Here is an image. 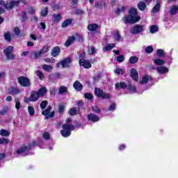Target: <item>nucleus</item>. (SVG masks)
I'll return each mask as SVG.
<instances>
[{"mask_svg": "<svg viewBox=\"0 0 178 178\" xmlns=\"http://www.w3.org/2000/svg\"><path fill=\"white\" fill-rule=\"evenodd\" d=\"M140 20H141V17L137 13V9L136 8H131L129 15H125L122 18V22L125 23V24H134V23H137L140 22Z\"/></svg>", "mask_w": 178, "mask_h": 178, "instance_id": "1", "label": "nucleus"}, {"mask_svg": "<svg viewBox=\"0 0 178 178\" xmlns=\"http://www.w3.org/2000/svg\"><path fill=\"white\" fill-rule=\"evenodd\" d=\"M70 123H72V119L67 118L66 123L63 124V130L60 131V134L63 137H69L72 134L71 131L74 130V125Z\"/></svg>", "mask_w": 178, "mask_h": 178, "instance_id": "2", "label": "nucleus"}, {"mask_svg": "<svg viewBox=\"0 0 178 178\" xmlns=\"http://www.w3.org/2000/svg\"><path fill=\"white\" fill-rule=\"evenodd\" d=\"M70 65H72V58H67L58 62L56 64V67L59 68L61 66L62 69H65V67H69V66H70Z\"/></svg>", "mask_w": 178, "mask_h": 178, "instance_id": "3", "label": "nucleus"}, {"mask_svg": "<svg viewBox=\"0 0 178 178\" xmlns=\"http://www.w3.org/2000/svg\"><path fill=\"white\" fill-rule=\"evenodd\" d=\"M18 83L22 87H30V79L26 76L18 77Z\"/></svg>", "mask_w": 178, "mask_h": 178, "instance_id": "4", "label": "nucleus"}, {"mask_svg": "<svg viewBox=\"0 0 178 178\" xmlns=\"http://www.w3.org/2000/svg\"><path fill=\"white\" fill-rule=\"evenodd\" d=\"M144 31V26L136 24L131 28V34H140V33H143Z\"/></svg>", "mask_w": 178, "mask_h": 178, "instance_id": "5", "label": "nucleus"}, {"mask_svg": "<svg viewBox=\"0 0 178 178\" xmlns=\"http://www.w3.org/2000/svg\"><path fill=\"white\" fill-rule=\"evenodd\" d=\"M13 51V47L12 46H9L6 49H4L3 52L7 59L8 60L15 59V54H12Z\"/></svg>", "mask_w": 178, "mask_h": 178, "instance_id": "6", "label": "nucleus"}, {"mask_svg": "<svg viewBox=\"0 0 178 178\" xmlns=\"http://www.w3.org/2000/svg\"><path fill=\"white\" fill-rule=\"evenodd\" d=\"M51 107H48L46 110H44L42 115L46 117V119H49V118H54L55 116V112L52 111L51 112ZM51 112V113H50Z\"/></svg>", "mask_w": 178, "mask_h": 178, "instance_id": "7", "label": "nucleus"}, {"mask_svg": "<svg viewBox=\"0 0 178 178\" xmlns=\"http://www.w3.org/2000/svg\"><path fill=\"white\" fill-rule=\"evenodd\" d=\"M29 147L24 146V147H21L20 149L15 150L14 152V156L15 157H17V156H19V155H22V154H24V152H27V151H29Z\"/></svg>", "mask_w": 178, "mask_h": 178, "instance_id": "8", "label": "nucleus"}, {"mask_svg": "<svg viewBox=\"0 0 178 178\" xmlns=\"http://www.w3.org/2000/svg\"><path fill=\"white\" fill-rule=\"evenodd\" d=\"M79 65L85 69H90V67H91V63H90L89 60L86 59H80Z\"/></svg>", "mask_w": 178, "mask_h": 178, "instance_id": "9", "label": "nucleus"}, {"mask_svg": "<svg viewBox=\"0 0 178 178\" xmlns=\"http://www.w3.org/2000/svg\"><path fill=\"white\" fill-rule=\"evenodd\" d=\"M77 37H79V33H76L75 36L73 35L70 37L65 43V47H70V45H72L74 41H76V38H77Z\"/></svg>", "mask_w": 178, "mask_h": 178, "instance_id": "10", "label": "nucleus"}, {"mask_svg": "<svg viewBox=\"0 0 178 178\" xmlns=\"http://www.w3.org/2000/svg\"><path fill=\"white\" fill-rule=\"evenodd\" d=\"M156 72L160 74H166L169 73V69L165 66H159L156 67Z\"/></svg>", "mask_w": 178, "mask_h": 178, "instance_id": "11", "label": "nucleus"}, {"mask_svg": "<svg viewBox=\"0 0 178 178\" xmlns=\"http://www.w3.org/2000/svg\"><path fill=\"white\" fill-rule=\"evenodd\" d=\"M20 3V1H11L8 4H5L6 9H13L14 6H17Z\"/></svg>", "mask_w": 178, "mask_h": 178, "instance_id": "12", "label": "nucleus"}, {"mask_svg": "<svg viewBox=\"0 0 178 178\" xmlns=\"http://www.w3.org/2000/svg\"><path fill=\"white\" fill-rule=\"evenodd\" d=\"M130 73L131 79H133L134 81H138V72H137V70L132 68Z\"/></svg>", "mask_w": 178, "mask_h": 178, "instance_id": "13", "label": "nucleus"}, {"mask_svg": "<svg viewBox=\"0 0 178 178\" xmlns=\"http://www.w3.org/2000/svg\"><path fill=\"white\" fill-rule=\"evenodd\" d=\"M60 54V47L56 46L51 49V56L56 57Z\"/></svg>", "mask_w": 178, "mask_h": 178, "instance_id": "14", "label": "nucleus"}, {"mask_svg": "<svg viewBox=\"0 0 178 178\" xmlns=\"http://www.w3.org/2000/svg\"><path fill=\"white\" fill-rule=\"evenodd\" d=\"M88 120H90L91 122H99V117L95 114H89L88 115Z\"/></svg>", "mask_w": 178, "mask_h": 178, "instance_id": "15", "label": "nucleus"}, {"mask_svg": "<svg viewBox=\"0 0 178 178\" xmlns=\"http://www.w3.org/2000/svg\"><path fill=\"white\" fill-rule=\"evenodd\" d=\"M149 80H152L151 76L145 75L143 76L142 80L140 81V84H147Z\"/></svg>", "mask_w": 178, "mask_h": 178, "instance_id": "16", "label": "nucleus"}, {"mask_svg": "<svg viewBox=\"0 0 178 178\" xmlns=\"http://www.w3.org/2000/svg\"><path fill=\"white\" fill-rule=\"evenodd\" d=\"M30 97L31 102H35V101L38 100V98H40V96L38 95L37 91L32 92Z\"/></svg>", "mask_w": 178, "mask_h": 178, "instance_id": "17", "label": "nucleus"}, {"mask_svg": "<svg viewBox=\"0 0 178 178\" xmlns=\"http://www.w3.org/2000/svg\"><path fill=\"white\" fill-rule=\"evenodd\" d=\"M113 37L115 41H118V42H120V41L122 40V36H120V34H119L118 31H114Z\"/></svg>", "mask_w": 178, "mask_h": 178, "instance_id": "18", "label": "nucleus"}, {"mask_svg": "<svg viewBox=\"0 0 178 178\" xmlns=\"http://www.w3.org/2000/svg\"><path fill=\"white\" fill-rule=\"evenodd\" d=\"M47 88L42 87L36 92L38 93L39 97H44V95L47 94Z\"/></svg>", "mask_w": 178, "mask_h": 178, "instance_id": "19", "label": "nucleus"}, {"mask_svg": "<svg viewBox=\"0 0 178 178\" xmlns=\"http://www.w3.org/2000/svg\"><path fill=\"white\" fill-rule=\"evenodd\" d=\"M74 88L76 90V91H81L83 90V85L76 81L74 83Z\"/></svg>", "mask_w": 178, "mask_h": 178, "instance_id": "20", "label": "nucleus"}, {"mask_svg": "<svg viewBox=\"0 0 178 178\" xmlns=\"http://www.w3.org/2000/svg\"><path fill=\"white\" fill-rule=\"evenodd\" d=\"M88 30L89 31H96V30H98V24H90L88 26Z\"/></svg>", "mask_w": 178, "mask_h": 178, "instance_id": "21", "label": "nucleus"}, {"mask_svg": "<svg viewBox=\"0 0 178 178\" xmlns=\"http://www.w3.org/2000/svg\"><path fill=\"white\" fill-rule=\"evenodd\" d=\"M61 19H62V15L60 14H57V15L54 14L53 15L52 20L54 23H58Z\"/></svg>", "mask_w": 178, "mask_h": 178, "instance_id": "22", "label": "nucleus"}, {"mask_svg": "<svg viewBox=\"0 0 178 178\" xmlns=\"http://www.w3.org/2000/svg\"><path fill=\"white\" fill-rule=\"evenodd\" d=\"M72 22H73V19H67L62 23V27L63 29H65V27H67V26H70L72 24Z\"/></svg>", "mask_w": 178, "mask_h": 178, "instance_id": "23", "label": "nucleus"}, {"mask_svg": "<svg viewBox=\"0 0 178 178\" xmlns=\"http://www.w3.org/2000/svg\"><path fill=\"white\" fill-rule=\"evenodd\" d=\"M153 62L156 66H163L165 65V61L161 58L154 59Z\"/></svg>", "mask_w": 178, "mask_h": 178, "instance_id": "24", "label": "nucleus"}, {"mask_svg": "<svg viewBox=\"0 0 178 178\" xmlns=\"http://www.w3.org/2000/svg\"><path fill=\"white\" fill-rule=\"evenodd\" d=\"M115 47H116V44L115 43L108 44L103 48V51H111V49H113Z\"/></svg>", "mask_w": 178, "mask_h": 178, "instance_id": "25", "label": "nucleus"}, {"mask_svg": "<svg viewBox=\"0 0 178 178\" xmlns=\"http://www.w3.org/2000/svg\"><path fill=\"white\" fill-rule=\"evenodd\" d=\"M78 114L79 111H77V108L76 107H73L69 111V115H70L71 116H74Z\"/></svg>", "mask_w": 178, "mask_h": 178, "instance_id": "26", "label": "nucleus"}, {"mask_svg": "<svg viewBox=\"0 0 178 178\" xmlns=\"http://www.w3.org/2000/svg\"><path fill=\"white\" fill-rule=\"evenodd\" d=\"M138 8L140 10H145V8H147V5L144 1H140L138 3Z\"/></svg>", "mask_w": 178, "mask_h": 178, "instance_id": "27", "label": "nucleus"}, {"mask_svg": "<svg viewBox=\"0 0 178 178\" xmlns=\"http://www.w3.org/2000/svg\"><path fill=\"white\" fill-rule=\"evenodd\" d=\"M95 94L96 97H102V95L104 94V91L102 90H101L100 88H95Z\"/></svg>", "mask_w": 178, "mask_h": 178, "instance_id": "28", "label": "nucleus"}, {"mask_svg": "<svg viewBox=\"0 0 178 178\" xmlns=\"http://www.w3.org/2000/svg\"><path fill=\"white\" fill-rule=\"evenodd\" d=\"M127 85H126V83L124 82H120V83L115 84V89L118 90V88H127Z\"/></svg>", "mask_w": 178, "mask_h": 178, "instance_id": "29", "label": "nucleus"}, {"mask_svg": "<svg viewBox=\"0 0 178 178\" xmlns=\"http://www.w3.org/2000/svg\"><path fill=\"white\" fill-rule=\"evenodd\" d=\"M41 55H42V54L40 51L32 52V56H33L35 59H40V58H41Z\"/></svg>", "mask_w": 178, "mask_h": 178, "instance_id": "30", "label": "nucleus"}, {"mask_svg": "<svg viewBox=\"0 0 178 178\" xmlns=\"http://www.w3.org/2000/svg\"><path fill=\"white\" fill-rule=\"evenodd\" d=\"M149 32L151 34H155V33H158V26L153 25L149 27Z\"/></svg>", "mask_w": 178, "mask_h": 178, "instance_id": "31", "label": "nucleus"}, {"mask_svg": "<svg viewBox=\"0 0 178 178\" xmlns=\"http://www.w3.org/2000/svg\"><path fill=\"white\" fill-rule=\"evenodd\" d=\"M42 67L43 70H44V72H52V70L54 69V67L51 65H43Z\"/></svg>", "mask_w": 178, "mask_h": 178, "instance_id": "32", "label": "nucleus"}, {"mask_svg": "<svg viewBox=\"0 0 178 178\" xmlns=\"http://www.w3.org/2000/svg\"><path fill=\"white\" fill-rule=\"evenodd\" d=\"M10 94H12L13 95L20 94V89L17 88H11Z\"/></svg>", "mask_w": 178, "mask_h": 178, "instance_id": "33", "label": "nucleus"}, {"mask_svg": "<svg viewBox=\"0 0 178 178\" xmlns=\"http://www.w3.org/2000/svg\"><path fill=\"white\" fill-rule=\"evenodd\" d=\"M10 133L8 132L6 129H1L0 131V136H3V137H8L9 136Z\"/></svg>", "mask_w": 178, "mask_h": 178, "instance_id": "34", "label": "nucleus"}, {"mask_svg": "<svg viewBox=\"0 0 178 178\" xmlns=\"http://www.w3.org/2000/svg\"><path fill=\"white\" fill-rule=\"evenodd\" d=\"M161 9V3H157L153 8V13H158Z\"/></svg>", "mask_w": 178, "mask_h": 178, "instance_id": "35", "label": "nucleus"}, {"mask_svg": "<svg viewBox=\"0 0 178 178\" xmlns=\"http://www.w3.org/2000/svg\"><path fill=\"white\" fill-rule=\"evenodd\" d=\"M177 11H178V6H174L171 8L170 10V15H176V13H177Z\"/></svg>", "mask_w": 178, "mask_h": 178, "instance_id": "36", "label": "nucleus"}, {"mask_svg": "<svg viewBox=\"0 0 178 178\" xmlns=\"http://www.w3.org/2000/svg\"><path fill=\"white\" fill-rule=\"evenodd\" d=\"M49 46H44L40 50V54H42V55H44V54H47V52H48V51H49Z\"/></svg>", "mask_w": 178, "mask_h": 178, "instance_id": "37", "label": "nucleus"}, {"mask_svg": "<svg viewBox=\"0 0 178 178\" xmlns=\"http://www.w3.org/2000/svg\"><path fill=\"white\" fill-rule=\"evenodd\" d=\"M15 108L19 110L20 108H22V104H20V100L18 98L15 99Z\"/></svg>", "mask_w": 178, "mask_h": 178, "instance_id": "38", "label": "nucleus"}, {"mask_svg": "<svg viewBox=\"0 0 178 178\" xmlns=\"http://www.w3.org/2000/svg\"><path fill=\"white\" fill-rule=\"evenodd\" d=\"M67 93V88L66 86H60L59 88V94H66Z\"/></svg>", "mask_w": 178, "mask_h": 178, "instance_id": "39", "label": "nucleus"}, {"mask_svg": "<svg viewBox=\"0 0 178 178\" xmlns=\"http://www.w3.org/2000/svg\"><path fill=\"white\" fill-rule=\"evenodd\" d=\"M28 112L30 116H34V113H35V111L34 110V107L29 106L28 107Z\"/></svg>", "mask_w": 178, "mask_h": 178, "instance_id": "40", "label": "nucleus"}, {"mask_svg": "<svg viewBox=\"0 0 178 178\" xmlns=\"http://www.w3.org/2000/svg\"><path fill=\"white\" fill-rule=\"evenodd\" d=\"M138 62V58L137 56H131L129 58V63L134 64Z\"/></svg>", "mask_w": 178, "mask_h": 178, "instance_id": "41", "label": "nucleus"}, {"mask_svg": "<svg viewBox=\"0 0 178 178\" xmlns=\"http://www.w3.org/2000/svg\"><path fill=\"white\" fill-rule=\"evenodd\" d=\"M65 106H66V104H60L58 108V113H63Z\"/></svg>", "mask_w": 178, "mask_h": 178, "instance_id": "42", "label": "nucleus"}, {"mask_svg": "<svg viewBox=\"0 0 178 178\" xmlns=\"http://www.w3.org/2000/svg\"><path fill=\"white\" fill-rule=\"evenodd\" d=\"M47 15H48V7H44L42 9L41 16H43L44 17H45Z\"/></svg>", "mask_w": 178, "mask_h": 178, "instance_id": "43", "label": "nucleus"}, {"mask_svg": "<svg viewBox=\"0 0 178 178\" xmlns=\"http://www.w3.org/2000/svg\"><path fill=\"white\" fill-rule=\"evenodd\" d=\"M128 90L131 94H134V92H136L137 91V89L136 88V86H133L131 85H129L128 86Z\"/></svg>", "mask_w": 178, "mask_h": 178, "instance_id": "44", "label": "nucleus"}, {"mask_svg": "<svg viewBox=\"0 0 178 178\" xmlns=\"http://www.w3.org/2000/svg\"><path fill=\"white\" fill-rule=\"evenodd\" d=\"M156 54L159 58H163V56H165V53L163 49H158Z\"/></svg>", "mask_w": 178, "mask_h": 178, "instance_id": "45", "label": "nucleus"}, {"mask_svg": "<svg viewBox=\"0 0 178 178\" xmlns=\"http://www.w3.org/2000/svg\"><path fill=\"white\" fill-rule=\"evenodd\" d=\"M101 97L103 99H111V94L106 93V92H103V95H102Z\"/></svg>", "mask_w": 178, "mask_h": 178, "instance_id": "46", "label": "nucleus"}, {"mask_svg": "<svg viewBox=\"0 0 178 178\" xmlns=\"http://www.w3.org/2000/svg\"><path fill=\"white\" fill-rule=\"evenodd\" d=\"M115 74H123L124 73V70L122 68L117 67L115 70Z\"/></svg>", "mask_w": 178, "mask_h": 178, "instance_id": "47", "label": "nucleus"}, {"mask_svg": "<svg viewBox=\"0 0 178 178\" xmlns=\"http://www.w3.org/2000/svg\"><path fill=\"white\" fill-rule=\"evenodd\" d=\"M145 52H147V54H152V52H154V47H152V46H148L145 49Z\"/></svg>", "mask_w": 178, "mask_h": 178, "instance_id": "48", "label": "nucleus"}, {"mask_svg": "<svg viewBox=\"0 0 178 178\" xmlns=\"http://www.w3.org/2000/svg\"><path fill=\"white\" fill-rule=\"evenodd\" d=\"M84 97L86 98V99H92V98H94V96L91 93L86 92L84 94Z\"/></svg>", "mask_w": 178, "mask_h": 178, "instance_id": "49", "label": "nucleus"}, {"mask_svg": "<svg viewBox=\"0 0 178 178\" xmlns=\"http://www.w3.org/2000/svg\"><path fill=\"white\" fill-rule=\"evenodd\" d=\"M96 50H95V47H90L88 49V53L90 54V55H94V54H95Z\"/></svg>", "mask_w": 178, "mask_h": 178, "instance_id": "50", "label": "nucleus"}, {"mask_svg": "<svg viewBox=\"0 0 178 178\" xmlns=\"http://www.w3.org/2000/svg\"><path fill=\"white\" fill-rule=\"evenodd\" d=\"M9 143V139L8 138H0V144H8Z\"/></svg>", "mask_w": 178, "mask_h": 178, "instance_id": "51", "label": "nucleus"}, {"mask_svg": "<svg viewBox=\"0 0 178 178\" xmlns=\"http://www.w3.org/2000/svg\"><path fill=\"white\" fill-rule=\"evenodd\" d=\"M4 38H5V40H6V41H10V40H12V37L10 36V33H5Z\"/></svg>", "mask_w": 178, "mask_h": 178, "instance_id": "52", "label": "nucleus"}, {"mask_svg": "<svg viewBox=\"0 0 178 178\" xmlns=\"http://www.w3.org/2000/svg\"><path fill=\"white\" fill-rule=\"evenodd\" d=\"M36 74L39 77L40 80H42V79H44V74H42L41 71H37Z\"/></svg>", "mask_w": 178, "mask_h": 178, "instance_id": "53", "label": "nucleus"}, {"mask_svg": "<svg viewBox=\"0 0 178 178\" xmlns=\"http://www.w3.org/2000/svg\"><path fill=\"white\" fill-rule=\"evenodd\" d=\"M120 12H124V6H121L120 8H118L117 10H115V13H117V15H119Z\"/></svg>", "mask_w": 178, "mask_h": 178, "instance_id": "54", "label": "nucleus"}, {"mask_svg": "<svg viewBox=\"0 0 178 178\" xmlns=\"http://www.w3.org/2000/svg\"><path fill=\"white\" fill-rule=\"evenodd\" d=\"M48 105V102L47 101H43L40 104V108L41 109H45V107Z\"/></svg>", "mask_w": 178, "mask_h": 178, "instance_id": "55", "label": "nucleus"}, {"mask_svg": "<svg viewBox=\"0 0 178 178\" xmlns=\"http://www.w3.org/2000/svg\"><path fill=\"white\" fill-rule=\"evenodd\" d=\"M117 60L121 63V62H123L124 60V56L120 55L117 57Z\"/></svg>", "mask_w": 178, "mask_h": 178, "instance_id": "56", "label": "nucleus"}, {"mask_svg": "<svg viewBox=\"0 0 178 178\" xmlns=\"http://www.w3.org/2000/svg\"><path fill=\"white\" fill-rule=\"evenodd\" d=\"M92 111H95V113H99V112H101V109H99L97 106H94L92 107Z\"/></svg>", "mask_w": 178, "mask_h": 178, "instance_id": "57", "label": "nucleus"}, {"mask_svg": "<svg viewBox=\"0 0 178 178\" xmlns=\"http://www.w3.org/2000/svg\"><path fill=\"white\" fill-rule=\"evenodd\" d=\"M74 13L75 15H83L84 11H83V10L77 9L75 10Z\"/></svg>", "mask_w": 178, "mask_h": 178, "instance_id": "58", "label": "nucleus"}, {"mask_svg": "<svg viewBox=\"0 0 178 178\" xmlns=\"http://www.w3.org/2000/svg\"><path fill=\"white\" fill-rule=\"evenodd\" d=\"M49 137H50L49 133L44 132L43 134V138H44V140H49Z\"/></svg>", "mask_w": 178, "mask_h": 178, "instance_id": "59", "label": "nucleus"}, {"mask_svg": "<svg viewBox=\"0 0 178 178\" xmlns=\"http://www.w3.org/2000/svg\"><path fill=\"white\" fill-rule=\"evenodd\" d=\"M29 12L31 13V15H34V13H35V9H34L33 7H29Z\"/></svg>", "mask_w": 178, "mask_h": 178, "instance_id": "60", "label": "nucleus"}, {"mask_svg": "<svg viewBox=\"0 0 178 178\" xmlns=\"http://www.w3.org/2000/svg\"><path fill=\"white\" fill-rule=\"evenodd\" d=\"M5 72H0V81H2V80H5Z\"/></svg>", "mask_w": 178, "mask_h": 178, "instance_id": "61", "label": "nucleus"}, {"mask_svg": "<svg viewBox=\"0 0 178 178\" xmlns=\"http://www.w3.org/2000/svg\"><path fill=\"white\" fill-rule=\"evenodd\" d=\"M24 102H25L26 104H29V102H31V97H24Z\"/></svg>", "mask_w": 178, "mask_h": 178, "instance_id": "62", "label": "nucleus"}, {"mask_svg": "<svg viewBox=\"0 0 178 178\" xmlns=\"http://www.w3.org/2000/svg\"><path fill=\"white\" fill-rule=\"evenodd\" d=\"M116 108V105L115 104H111L109 108H108V111H115Z\"/></svg>", "mask_w": 178, "mask_h": 178, "instance_id": "63", "label": "nucleus"}, {"mask_svg": "<svg viewBox=\"0 0 178 178\" xmlns=\"http://www.w3.org/2000/svg\"><path fill=\"white\" fill-rule=\"evenodd\" d=\"M14 31L17 35H19L20 34V30L17 27L15 28Z\"/></svg>", "mask_w": 178, "mask_h": 178, "instance_id": "64", "label": "nucleus"}]
</instances>
